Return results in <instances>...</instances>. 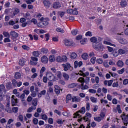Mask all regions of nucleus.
<instances>
[{
	"label": "nucleus",
	"mask_w": 128,
	"mask_h": 128,
	"mask_svg": "<svg viewBox=\"0 0 128 128\" xmlns=\"http://www.w3.org/2000/svg\"><path fill=\"white\" fill-rule=\"evenodd\" d=\"M78 82H80L81 84V88L82 90H88L90 88L88 86L85 85L84 82L86 84H90V78L89 77H86V80L84 78H80L78 80Z\"/></svg>",
	"instance_id": "f257e3e1"
},
{
	"label": "nucleus",
	"mask_w": 128,
	"mask_h": 128,
	"mask_svg": "<svg viewBox=\"0 0 128 128\" xmlns=\"http://www.w3.org/2000/svg\"><path fill=\"white\" fill-rule=\"evenodd\" d=\"M94 48L97 52H103L104 50V46L102 44H97L94 45Z\"/></svg>",
	"instance_id": "f03ea898"
},
{
	"label": "nucleus",
	"mask_w": 128,
	"mask_h": 128,
	"mask_svg": "<svg viewBox=\"0 0 128 128\" xmlns=\"http://www.w3.org/2000/svg\"><path fill=\"white\" fill-rule=\"evenodd\" d=\"M80 114H86V108L82 107L80 111L75 114L74 118H82V116Z\"/></svg>",
	"instance_id": "7ed1b4c3"
},
{
	"label": "nucleus",
	"mask_w": 128,
	"mask_h": 128,
	"mask_svg": "<svg viewBox=\"0 0 128 128\" xmlns=\"http://www.w3.org/2000/svg\"><path fill=\"white\" fill-rule=\"evenodd\" d=\"M38 58L36 57H32L31 58V60H30V66H38Z\"/></svg>",
	"instance_id": "20e7f679"
},
{
	"label": "nucleus",
	"mask_w": 128,
	"mask_h": 128,
	"mask_svg": "<svg viewBox=\"0 0 128 128\" xmlns=\"http://www.w3.org/2000/svg\"><path fill=\"white\" fill-rule=\"evenodd\" d=\"M46 77L48 80H49L50 82H56V77L54 76V74L50 72H48L46 74Z\"/></svg>",
	"instance_id": "39448f33"
},
{
	"label": "nucleus",
	"mask_w": 128,
	"mask_h": 128,
	"mask_svg": "<svg viewBox=\"0 0 128 128\" xmlns=\"http://www.w3.org/2000/svg\"><path fill=\"white\" fill-rule=\"evenodd\" d=\"M62 66L64 68V72H68V70H73L72 66V65L70 63L63 64H62Z\"/></svg>",
	"instance_id": "423d86ee"
},
{
	"label": "nucleus",
	"mask_w": 128,
	"mask_h": 128,
	"mask_svg": "<svg viewBox=\"0 0 128 128\" xmlns=\"http://www.w3.org/2000/svg\"><path fill=\"white\" fill-rule=\"evenodd\" d=\"M121 118L123 120V122L124 126H128V115H126V114L123 113L121 116Z\"/></svg>",
	"instance_id": "0eeeda50"
},
{
	"label": "nucleus",
	"mask_w": 128,
	"mask_h": 128,
	"mask_svg": "<svg viewBox=\"0 0 128 128\" xmlns=\"http://www.w3.org/2000/svg\"><path fill=\"white\" fill-rule=\"evenodd\" d=\"M40 22H42V24L44 28V26H48V21L50 20L48 18H42L40 19Z\"/></svg>",
	"instance_id": "6e6552de"
},
{
	"label": "nucleus",
	"mask_w": 128,
	"mask_h": 128,
	"mask_svg": "<svg viewBox=\"0 0 128 128\" xmlns=\"http://www.w3.org/2000/svg\"><path fill=\"white\" fill-rule=\"evenodd\" d=\"M67 12L69 14H73L75 16H77V14H78V8H75L74 10H72V9H68L67 10Z\"/></svg>",
	"instance_id": "1a4fd4ad"
},
{
	"label": "nucleus",
	"mask_w": 128,
	"mask_h": 128,
	"mask_svg": "<svg viewBox=\"0 0 128 128\" xmlns=\"http://www.w3.org/2000/svg\"><path fill=\"white\" fill-rule=\"evenodd\" d=\"M6 110L8 114H12V108H10V101H8L7 102Z\"/></svg>",
	"instance_id": "9d476101"
},
{
	"label": "nucleus",
	"mask_w": 128,
	"mask_h": 128,
	"mask_svg": "<svg viewBox=\"0 0 128 128\" xmlns=\"http://www.w3.org/2000/svg\"><path fill=\"white\" fill-rule=\"evenodd\" d=\"M64 42L66 46H74V44L72 41L68 40H65Z\"/></svg>",
	"instance_id": "9b49d317"
},
{
	"label": "nucleus",
	"mask_w": 128,
	"mask_h": 128,
	"mask_svg": "<svg viewBox=\"0 0 128 128\" xmlns=\"http://www.w3.org/2000/svg\"><path fill=\"white\" fill-rule=\"evenodd\" d=\"M43 4H44V6L46 8H50V6H52V3L50 2L48 0H44Z\"/></svg>",
	"instance_id": "f8f14e48"
},
{
	"label": "nucleus",
	"mask_w": 128,
	"mask_h": 128,
	"mask_svg": "<svg viewBox=\"0 0 128 128\" xmlns=\"http://www.w3.org/2000/svg\"><path fill=\"white\" fill-rule=\"evenodd\" d=\"M12 106H14L18 104V99L16 98V96H12Z\"/></svg>",
	"instance_id": "ddd939ff"
},
{
	"label": "nucleus",
	"mask_w": 128,
	"mask_h": 128,
	"mask_svg": "<svg viewBox=\"0 0 128 128\" xmlns=\"http://www.w3.org/2000/svg\"><path fill=\"white\" fill-rule=\"evenodd\" d=\"M41 62L42 64H46L48 63V58L46 56H43L41 58Z\"/></svg>",
	"instance_id": "4468645a"
},
{
	"label": "nucleus",
	"mask_w": 128,
	"mask_h": 128,
	"mask_svg": "<svg viewBox=\"0 0 128 128\" xmlns=\"http://www.w3.org/2000/svg\"><path fill=\"white\" fill-rule=\"evenodd\" d=\"M114 82V80H110L109 81L108 80H106L104 82V86H112V84Z\"/></svg>",
	"instance_id": "2eb2a0df"
},
{
	"label": "nucleus",
	"mask_w": 128,
	"mask_h": 128,
	"mask_svg": "<svg viewBox=\"0 0 128 128\" xmlns=\"http://www.w3.org/2000/svg\"><path fill=\"white\" fill-rule=\"evenodd\" d=\"M83 64V63L82 62H78V61H76L74 62V68H80V66H82Z\"/></svg>",
	"instance_id": "dca6fc26"
},
{
	"label": "nucleus",
	"mask_w": 128,
	"mask_h": 128,
	"mask_svg": "<svg viewBox=\"0 0 128 128\" xmlns=\"http://www.w3.org/2000/svg\"><path fill=\"white\" fill-rule=\"evenodd\" d=\"M53 8L56 10H58V8H62V5L58 2H56L54 4H53Z\"/></svg>",
	"instance_id": "f3484780"
},
{
	"label": "nucleus",
	"mask_w": 128,
	"mask_h": 128,
	"mask_svg": "<svg viewBox=\"0 0 128 128\" xmlns=\"http://www.w3.org/2000/svg\"><path fill=\"white\" fill-rule=\"evenodd\" d=\"M120 44H128V41L126 40V39H124L122 38H120L118 40Z\"/></svg>",
	"instance_id": "a211bd4d"
},
{
	"label": "nucleus",
	"mask_w": 128,
	"mask_h": 128,
	"mask_svg": "<svg viewBox=\"0 0 128 128\" xmlns=\"http://www.w3.org/2000/svg\"><path fill=\"white\" fill-rule=\"evenodd\" d=\"M26 63V60L25 59L20 60L19 62V64L20 66H24Z\"/></svg>",
	"instance_id": "6ab92c4d"
},
{
	"label": "nucleus",
	"mask_w": 128,
	"mask_h": 128,
	"mask_svg": "<svg viewBox=\"0 0 128 128\" xmlns=\"http://www.w3.org/2000/svg\"><path fill=\"white\" fill-rule=\"evenodd\" d=\"M55 92L56 94H60V87L58 86H56Z\"/></svg>",
	"instance_id": "aec40b11"
},
{
	"label": "nucleus",
	"mask_w": 128,
	"mask_h": 128,
	"mask_svg": "<svg viewBox=\"0 0 128 128\" xmlns=\"http://www.w3.org/2000/svg\"><path fill=\"white\" fill-rule=\"evenodd\" d=\"M104 44H106V46H114V48H116V46L114 44H112V42L108 41L104 42Z\"/></svg>",
	"instance_id": "412c9836"
},
{
	"label": "nucleus",
	"mask_w": 128,
	"mask_h": 128,
	"mask_svg": "<svg viewBox=\"0 0 128 128\" xmlns=\"http://www.w3.org/2000/svg\"><path fill=\"white\" fill-rule=\"evenodd\" d=\"M117 66L118 68H124V63L122 60H119L117 62Z\"/></svg>",
	"instance_id": "4be33fe9"
},
{
	"label": "nucleus",
	"mask_w": 128,
	"mask_h": 128,
	"mask_svg": "<svg viewBox=\"0 0 128 128\" xmlns=\"http://www.w3.org/2000/svg\"><path fill=\"white\" fill-rule=\"evenodd\" d=\"M12 38H18V34L16 32L12 31L10 34Z\"/></svg>",
	"instance_id": "5701e85b"
},
{
	"label": "nucleus",
	"mask_w": 128,
	"mask_h": 128,
	"mask_svg": "<svg viewBox=\"0 0 128 128\" xmlns=\"http://www.w3.org/2000/svg\"><path fill=\"white\" fill-rule=\"evenodd\" d=\"M80 100H82V99L80 97L76 96V97H74L72 98V102H80Z\"/></svg>",
	"instance_id": "b1692460"
},
{
	"label": "nucleus",
	"mask_w": 128,
	"mask_h": 128,
	"mask_svg": "<svg viewBox=\"0 0 128 128\" xmlns=\"http://www.w3.org/2000/svg\"><path fill=\"white\" fill-rule=\"evenodd\" d=\"M78 120L79 122H82V120H84L85 122H90V118L88 116H84L83 118H81L80 119Z\"/></svg>",
	"instance_id": "393cba45"
},
{
	"label": "nucleus",
	"mask_w": 128,
	"mask_h": 128,
	"mask_svg": "<svg viewBox=\"0 0 128 128\" xmlns=\"http://www.w3.org/2000/svg\"><path fill=\"white\" fill-rule=\"evenodd\" d=\"M38 98H34L32 102V104L34 106H35V108H36L38 106Z\"/></svg>",
	"instance_id": "a878e982"
},
{
	"label": "nucleus",
	"mask_w": 128,
	"mask_h": 128,
	"mask_svg": "<svg viewBox=\"0 0 128 128\" xmlns=\"http://www.w3.org/2000/svg\"><path fill=\"white\" fill-rule=\"evenodd\" d=\"M120 6L122 8H126L128 6V2L124 0H122L120 2Z\"/></svg>",
	"instance_id": "bb28decb"
},
{
	"label": "nucleus",
	"mask_w": 128,
	"mask_h": 128,
	"mask_svg": "<svg viewBox=\"0 0 128 128\" xmlns=\"http://www.w3.org/2000/svg\"><path fill=\"white\" fill-rule=\"evenodd\" d=\"M36 110V106H32L31 108H30L28 110V113H30V112H34V110Z\"/></svg>",
	"instance_id": "cd10ccee"
},
{
	"label": "nucleus",
	"mask_w": 128,
	"mask_h": 128,
	"mask_svg": "<svg viewBox=\"0 0 128 128\" xmlns=\"http://www.w3.org/2000/svg\"><path fill=\"white\" fill-rule=\"evenodd\" d=\"M126 52H128V50L120 49L118 50V54H125Z\"/></svg>",
	"instance_id": "c85d7f7f"
},
{
	"label": "nucleus",
	"mask_w": 128,
	"mask_h": 128,
	"mask_svg": "<svg viewBox=\"0 0 128 128\" xmlns=\"http://www.w3.org/2000/svg\"><path fill=\"white\" fill-rule=\"evenodd\" d=\"M82 58L84 60H88V54L86 53H84L82 56Z\"/></svg>",
	"instance_id": "c756f323"
},
{
	"label": "nucleus",
	"mask_w": 128,
	"mask_h": 128,
	"mask_svg": "<svg viewBox=\"0 0 128 128\" xmlns=\"http://www.w3.org/2000/svg\"><path fill=\"white\" fill-rule=\"evenodd\" d=\"M46 90H43L38 95V98H42V96H46Z\"/></svg>",
	"instance_id": "7c9ffc66"
},
{
	"label": "nucleus",
	"mask_w": 128,
	"mask_h": 128,
	"mask_svg": "<svg viewBox=\"0 0 128 128\" xmlns=\"http://www.w3.org/2000/svg\"><path fill=\"white\" fill-rule=\"evenodd\" d=\"M49 60L50 62H56L54 56H50L49 58Z\"/></svg>",
	"instance_id": "2f4dec72"
},
{
	"label": "nucleus",
	"mask_w": 128,
	"mask_h": 128,
	"mask_svg": "<svg viewBox=\"0 0 128 128\" xmlns=\"http://www.w3.org/2000/svg\"><path fill=\"white\" fill-rule=\"evenodd\" d=\"M108 61L106 60L104 62H103V65L104 66V68H110V65Z\"/></svg>",
	"instance_id": "473e14b6"
},
{
	"label": "nucleus",
	"mask_w": 128,
	"mask_h": 128,
	"mask_svg": "<svg viewBox=\"0 0 128 128\" xmlns=\"http://www.w3.org/2000/svg\"><path fill=\"white\" fill-rule=\"evenodd\" d=\"M91 42H93V44H96L98 42V38L96 37H92L90 38Z\"/></svg>",
	"instance_id": "72a5a7b5"
},
{
	"label": "nucleus",
	"mask_w": 128,
	"mask_h": 128,
	"mask_svg": "<svg viewBox=\"0 0 128 128\" xmlns=\"http://www.w3.org/2000/svg\"><path fill=\"white\" fill-rule=\"evenodd\" d=\"M94 120H95V122H100L102 120V119L101 118L100 116H96L94 118Z\"/></svg>",
	"instance_id": "f704fd0d"
},
{
	"label": "nucleus",
	"mask_w": 128,
	"mask_h": 128,
	"mask_svg": "<svg viewBox=\"0 0 128 128\" xmlns=\"http://www.w3.org/2000/svg\"><path fill=\"white\" fill-rule=\"evenodd\" d=\"M63 77L64 78L65 80H70V76L66 73L63 74Z\"/></svg>",
	"instance_id": "c9c22d12"
},
{
	"label": "nucleus",
	"mask_w": 128,
	"mask_h": 128,
	"mask_svg": "<svg viewBox=\"0 0 128 128\" xmlns=\"http://www.w3.org/2000/svg\"><path fill=\"white\" fill-rule=\"evenodd\" d=\"M2 92H6V87L4 85L0 86V94H2Z\"/></svg>",
	"instance_id": "e433bc0d"
},
{
	"label": "nucleus",
	"mask_w": 128,
	"mask_h": 128,
	"mask_svg": "<svg viewBox=\"0 0 128 128\" xmlns=\"http://www.w3.org/2000/svg\"><path fill=\"white\" fill-rule=\"evenodd\" d=\"M56 76L58 78H60V80H61L62 78V72H58L56 73Z\"/></svg>",
	"instance_id": "4c0bfd02"
},
{
	"label": "nucleus",
	"mask_w": 128,
	"mask_h": 128,
	"mask_svg": "<svg viewBox=\"0 0 128 128\" xmlns=\"http://www.w3.org/2000/svg\"><path fill=\"white\" fill-rule=\"evenodd\" d=\"M22 78V74L20 72H16L15 74V78L16 80H20Z\"/></svg>",
	"instance_id": "58836bf2"
},
{
	"label": "nucleus",
	"mask_w": 128,
	"mask_h": 128,
	"mask_svg": "<svg viewBox=\"0 0 128 128\" xmlns=\"http://www.w3.org/2000/svg\"><path fill=\"white\" fill-rule=\"evenodd\" d=\"M78 86V84H72L68 85V87L69 88H76Z\"/></svg>",
	"instance_id": "ea45409f"
},
{
	"label": "nucleus",
	"mask_w": 128,
	"mask_h": 128,
	"mask_svg": "<svg viewBox=\"0 0 128 128\" xmlns=\"http://www.w3.org/2000/svg\"><path fill=\"white\" fill-rule=\"evenodd\" d=\"M40 56V52H33V56H34V58H39Z\"/></svg>",
	"instance_id": "a19ab883"
},
{
	"label": "nucleus",
	"mask_w": 128,
	"mask_h": 128,
	"mask_svg": "<svg viewBox=\"0 0 128 128\" xmlns=\"http://www.w3.org/2000/svg\"><path fill=\"white\" fill-rule=\"evenodd\" d=\"M76 58H78V54H76V53H72L70 56V58H72V60H76Z\"/></svg>",
	"instance_id": "79ce46f5"
},
{
	"label": "nucleus",
	"mask_w": 128,
	"mask_h": 128,
	"mask_svg": "<svg viewBox=\"0 0 128 128\" xmlns=\"http://www.w3.org/2000/svg\"><path fill=\"white\" fill-rule=\"evenodd\" d=\"M41 52H42V54H46L48 52V50L45 48H43L41 49Z\"/></svg>",
	"instance_id": "37998d69"
},
{
	"label": "nucleus",
	"mask_w": 128,
	"mask_h": 128,
	"mask_svg": "<svg viewBox=\"0 0 128 128\" xmlns=\"http://www.w3.org/2000/svg\"><path fill=\"white\" fill-rule=\"evenodd\" d=\"M90 100L94 104H96V102H98V98H96L90 97Z\"/></svg>",
	"instance_id": "c03bdc74"
},
{
	"label": "nucleus",
	"mask_w": 128,
	"mask_h": 128,
	"mask_svg": "<svg viewBox=\"0 0 128 128\" xmlns=\"http://www.w3.org/2000/svg\"><path fill=\"white\" fill-rule=\"evenodd\" d=\"M96 62L98 64H104V60L102 58H98L96 60Z\"/></svg>",
	"instance_id": "a18cd8bd"
},
{
	"label": "nucleus",
	"mask_w": 128,
	"mask_h": 128,
	"mask_svg": "<svg viewBox=\"0 0 128 128\" xmlns=\"http://www.w3.org/2000/svg\"><path fill=\"white\" fill-rule=\"evenodd\" d=\"M80 76H84V78H87V76H90V72H86L85 74L82 72V74H80Z\"/></svg>",
	"instance_id": "49530a36"
},
{
	"label": "nucleus",
	"mask_w": 128,
	"mask_h": 128,
	"mask_svg": "<svg viewBox=\"0 0 128 128\" xmlns=\"http://www.w3.org/2000/svg\"><path fill=\"white\" fill-rule=\"evenodd\" d=\"M69 100H72V95L68 94L66 97V104L68 103Z\"/></svg>",
	"instance_id": "de8ad7c7"
},
{
	"label": "nucleus",
	"mask_w": 128,
	"mask_h": 128,
	"mask_svg": "<svg viewBox=\"0 0 128 128\" xmlns=\"http://www.w3.org/2000/svg\"><path fill=\"white\" fill-rule=\"evenodd\" d=\"M56 61L58 62H63L62 57H61L60 56H58V57H57Z\"/></svg>",
	"instance_id": "09e8293b"
},
{
	"label": "nucleus",
	"mask_w": 128,
	"mask_h": 128,
	"mask_svg": "<svg viewBox=\"0 0 128 128\" xmlns=\"http://www.w3.org/2000/svg\"><path fill=\"white\" fill-rule=\"evenodd\" d=\"M56 32H61V34H64V29H62L61 28H58L56 30Z\"/></svg>",
	"instance_id": "8fccbe9b"
},
{
	"label": "nucleus",
	"mask_w": 128,
	"mask_h": 128,
	"mask_svg": "<svg viewBox=\"0 0 128 128\" xmlns=\"http://www.w3.org/2000/svg\"><path fill=\"white\" fill-rule=\"evenodd\" d=\"M116 110L118 114H122V108H120V106L118 105Z\"/></svg>",
	"instance_id": "3c124183"
},
{
	"label": "nucleus",
	"mask_w": 128,
	"mask_h": 128,
	"mask_svg": "<svg viewBox=\"0 0 128 128\" xmlns=\"http://www.w3.org/2000/svg\"><path fill=\"white\" fill-rule=\"evenodd\" d=\"M22 48L24 50L28 51L30 50V47L26 45L23 46Z\"/></svg>",
	"instance_id": "603ef678"
},
{
	"label": "nucleus",
	"mask_w": 128,
	"mask_h": 128,
	"mask_svg": "<svg viewBox=\"0 0 128 128\" xmlns=\"http://www.w3.org/2000/svg\"><path fill=\"white\" fill-rule=\"evenodd\" d=\"M90 62L92 64H96V57L92 58Z\"/></svg>",
	"instance_id": "864d4df0"
},
{
	"label": "nucleus",
	"mask_w": 128,
	"mask_h": 128,
	"mask_svg": "<svg viewBox=\"0 0 128 128\" xmlns=\"http://www.w3.org/2000/svg\"><path fill=\"white\" fill-rule=\"evenodd\" d=\"M3 34L5 38H10V34L8 32H4Z\"/></svg>",
	"instance_id": "5fc2aeb1"
},
{
	"label": "nucleus",
	"mask_w": 128,
	"mask_h": 128,
	"mask_svg": "<svg viewBox=\"0 0 128 128\" xmlns=\"http://www.w3.org/2000/svg\"><path fill=\"white\" fill-rule=\"evenodd\" d=\"M108 64L110 66H116V62L114 60H110Z\"/></svg>",
	"instance_id": "6e6d98bb"
},
{
	"label": "nucleus",
	"mask_w": 128,
	"mask_h": 128,
	"mask_svg": "<svg viewBox=\"0 0 128 128\" xmlns=\"http://www.w3.org/2000/svg\"><path fill=\"white\" fill-rule=\"evenodd\" d=\"M45 38H46V42H48V40H50V34H46L45 35Z\"/></svg>",
	"instance_id": "4d7b16f0"
},
{
	"label": "nucleus",
	"mask_w": 128,
	"mask_h": 128,
	"mask_svg": "<svg viewBox=\"0 0 128 128\" xmlns=\"http://www.w3.org/2000/svg\"><path fill=\"white\" fill-rule=\"evenodd\" d=\"M42 120H48V116L46 114H42Z\"/></svg>",
	"instance_id": "13d9d810"
},
{
	"label": "nucleus",
	"mask_w": 128,
	"mask_h": 128,
	"mask_svg": "<svg viewBox=\"0 0 128 128\" xmlns=\"http://www.w3.org/2000/svg\"><path fill=\"white\" fill-rule=\"evenodd\" d=\"M14 94H16V96L19 98V96H20V92H18V90H14Z\"/></svg>",
	"instance_id": "bf43d9fd"
},
{
	"label": "nucleus",
	"mask_w": 128,
	"mask_h": 128,
	"mask_svg": "<svg viewBox=\"0 0 128 128\" xmlns=\"http://www.w3.org/2000/svg\"><path fill=\"white\" fill-rule=\"evenodd\" d=\"M86 36L92 38V33L90 32H88L86 34Z\"/></svg>",
	"instance_id": "052dcab7"
},
{
	"label": "nucleus",
	"mask_w": 128,
	"mask_h": 128,
	"mask_svg": "<svg viewBox=\"0 0 128 128\" xmlns=\"http://www.w3.org/2000/svg\"><path fill=\"white\" fill-rule=\"evenodd\" d=\"M31 96L32 98H36V96H38V92H31Z\"/></svg>",
	"instance_id": "680f3d73"
},
{
	"label": "nucleus",
	"mask_w": 128,
	"mask_h": 128,
	"mask_svg": "<svg viewBox=\"0 0 128 128\" xmlns=\"http://www.w3.org/2000/svg\"><path fill=\"white\" fill-rule=\"evenodd\" d=\"M86 112H89L90 110V104L87 103L86 107Z\"/></svg>",
	"instance_id": "e2e57ef3"
},
{
	"label": "nucleus",
	"mask_w": 128,
	"mask_h": 128,
	"mask_svg": "<svg viewBox=\"0 0 128 128\" xmlns=\"http://www.w3.org/2000/svg\"><path fill=\"white\" fill-rule=\"evenodd\" d=\"M13 112H14V114H17L18 112V108L14 107L12 108Z\"/></svg>",
	"instance_id": "0e129e2a"
},
{
	"label": "nucleus",
	"mask_w": 128,
	"mask_h": 128,
	"mask_svg": "<svg viewBox=\"0 0 128 128\" xmlns=\"http://www.w3.org/2000/svg\"><path fill=\"white\" fill-rule=\"evenodd\" d=\"M107 98L108 100H109L110 102H112V96L110 94H108L107 96Z\"/></svg>",
	"instance_id": "69168bd1"
},
{
	"label": "nucleus",
	"mask_w": 128,
	"mask_h": 128,
	"mask_svg": "<svg viewBox=\"0 0 128 128\" xmlns=\"http://www.w3.org/2000/svg\"><path fill=\"white\" fill-rule=\"evenodd\" d=\"M100 118L102 119V120L104 119V118H106V114L102 112L100 114Z\"/></svg>",
	"instance_id": "338daca9"
},
{
	"label": "nucleus",
	"mask_w": 128,
	"mask_h": 128,
	"mask_svg": "<svg viewBox=\"0 0 128 128\" xmlns=\"http://www.w3.org/2000/svg\"><path fill=\"white\" fill-rule=\"evenodd\" d=\"M78 30H73L72 32V36H76V34H78Z\"/></svg>",
	"instance_id": "774afa93"
}]
</instances>
